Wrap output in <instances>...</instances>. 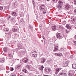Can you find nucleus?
I'll return each mask as SVG.
<instances>
[{"label": "nucleus", "mask_w": 76, "mask_h": 76, "mask_svg": "<svg viewBox=\"0 0 76 76\" xmlns=\"http://www.w3.org/2000/svg\"><path fill=\"white\" fill-rule=\"evenodd\" d=\"M60 76H66V73L64 71H61L59 74Z\"/></svg>", "instance_id": "f257e3e1"}, {"label": "nucleus", "mask_w": 76, "mask_h": 76, "mask_svg": "<svg viewBox=\"0 0 76 76\" xmlns=\"http://www.w3.org/2000/svg\"><path fill=\"white\" fill-rule=\"evenodd\" d=\"M56 37L58 39H60L62 38V35L61 33H58L56 34Z\"/></svg>", "instance_id": "f03ea898"}, {"label": "nucleus", "mask_w": 76, "mask_h": 76, "mask_svg": "<svg viewBox=\"0 0 76 76\" xmlns=\"http://www.w3.org/2000/svg\"><path fill=\"white\" fill-rule=\"evenodd\" d=\"M46 59L45 58H42L40 59V62L41 63L44 64L45 61Z\"/></svg>", "instance_id": "7ed1b4c3"}, {"label": "nucleus", "mask_w": 76, "mask_h": 76, "mask_svg": "<svg viewBox=\"0 0 76 76\" xmlns=\"http://www.w3.org/2000/svg\"><path fill=\"white\" fill-rule=\"evenodd\" d=\"M69 63V60H68L67 61L64 62L63 64L64 67H66V66H68Z\"/></svg>", "instance_id": "20e7f679"}, {"label": "nucleus", "mask_w": 76, "mask_h": 76, "mask_svg": "<svg viewBox=\"0 0 76 76\" xmlns=\"http://www.w3.org/2000/svg\"><path fill=\"white\" fill-rule=\"evenodd\" d=\"M23 63H28V59L27 58H24L23 60Z\"/></svg>", "instance_id": "39448f33"}, {"label": "nucleus", "mask_w": 76, "mask_h": 76, "mask_svg": "<svg viewBox=\"0 0 76 76\" xmlns=\"http://www.w3.org/2000/svg\"><path fill=\"white\" fill-rule=\"evenodd\" d=\"M65 8L66 9L69 10L70 8V5L68 4H66V5Z\"/></svg>", "instance_id": "423d86ee"}, {"label": "nucleus", "mask_w": 76, "mask_h": 76, "mask_svg": "<svg viewBox=\"0 0 76 76\" xmlns=\"http://www.w3.org/2000/svg\"><path fill=\"white\" fill-rule=\"evenodd\" d=\"M55 56H58V57H61L62 56V53H55Z\"/></svg>", "instance_id": "0eeeda50"}, {"label": "nucleus", "mask_w": 76, "mask_h": 76, "mask_svg": "<svg viewBox=\"0 0 76 76\" xmlns=\"http://www.w3.org/2000/svg\"><path fill=\"white\" fill-rule=\"evenodd\" d=\"M40 10L42 11H44L45 10V6L44 5H42L40 7Z\"/></svg>", "instance_id": "6e6552de"}, {"label": "nucleus", "mask_w": 76, "mask_h": 76, "mask_svg": "<svg viewBox=\"0 0 76 76\" xmlns=\"http://www.w3.org/2000/svg\"><path fill=\"white\" fill-rule=\"evenodd\" d=\"M12 15L13 16H18V13L16 12H12Z\"/></svg>", "instance_id": "1a4fd4ad"}, {"label": "nucleus", "mask_w": 76, "mask_h": 76, "mask_svg": "<svg viewBox=\"0 0 76 76\" xmlns=\"http://www.w3.org/2000/svg\"><path fill=\"white\" fill-rule=\"evenodd\" d=\"M22 67V64H19L18 65L16 66L15 68L17 69H18L20 68H21Z\"/></svg>", "instance_id": "9d476101"}, {"label": "nucleus", "mask_w": 76, "mask_h": 76, "mask_svg": "<svg viewBox=\"0 0 76 76\" xmlns=\"http://www.w3.org/2000/svg\"><path fill=\"white\" fill-rule=\"evenodd\" d=\"M58 50V47L57 46H56L54 48L53 51H54V52H55V51H57Z\"/></svg>", "instance_id": "9b49d317"}, {"label": "nucleus", "mask_w": 76, "mask_h": 76, "mask_svg": "<svg viewBox=\"0 0 76 76\" xmlns=\"http://www.w3.org/2000/svg\"><path fill=\"white\" fill-rule=\"evenodd\" d=\"M76 20V17H72L71 18V21L72 22L74 23Z\"/></svg>", "instance_id": "f8f14e48"}, {"label": "nucleus", "mask_w": 76, "mask_h": 76, "mask_svg": "<svg viewBox=\"0 0 76 76\" xmlns=\"http://www.w3.org/2000/svg\"><path fill=\"white\" fill-rule=\"evenodd\" d=\"M18 47L19 50H20V49H22V45H21L20 43H19L18 44Z\"/></svg>", "instance_id": "ddd939ff"}, {"label": "nucleus", "mask_w": 76, "mask_h": 76, "mask_svg": "<svg viewBox=\"0 0 76 76\" xmlns=\"http://www.w3.org/2000/svg\"><path fill=\"white\" fill-rule=\"evenodd\" d=\"M0 62L1 63H3L4 62H5V59L4 58H1L0 60Z\"/></svg>", "instance_id": "4468645a"}, {"label": "nucleus", "mask_w": 76, "mask_h": 76, "mask_svg": "<svg viewBox=\"0 0 76 76\" xmlns=\"http://www.w3.org/2000/svg\"><path fill=\"white\" fill-rule=\"evenodd\" d=\"M45 71L47 72V73H49V72L51 71V70H50V69H49L46 68L45 69Z\"/></svg>", "instance_id": "2eb2a0df"}, {"label": "nucleus", "mask_w": 76, "mask_h": 76, "mask_svg": "<svg viewBox=\"0 0 76 76\" xmlns=\"http://www.w3.org/2000/svg\"><path fill=\"white\" fill-rule=\"evenodd\" d=\"M57 27L56 26H54L52 27V29L53 31H56V29Z\"/></svg>", "instance_id": "dca6fc26"}, {"label": "nucleus", "mask_w": 76, "mask_h": 76, "mask_svg": "<svg viewBox=\"0 0 76 76\" xmlns=\"http://www.w3.org/2000/svg\"><path fill=\"white\" fill-rule=\"evenodd\" d=\"M72 68L74 69H76V64H72Z\"/></svg>", "instance_id": "f3484780"}, {"label": "nucleus", "mask_w": 76, "mask_h": 76, "mask_svg": "<svg viewBox=\"0 0 76 76\" xmlns=\"http://www.w3.org/2000/svg\"><path fill=\"white\" fill-rule=\"evenodd\" d=\"M66 28H67L68 29H71V28H72V26L69 25H66Z\"/></svg>", "instance_id": "a211bd4d"}, {"label": "nucleus", "mask_w": 76, "mask_h": 76, "mask_svg": "<svg viewBox=\"0 0 76 76\" xmlns=\"http://www.w3.org/2000/svg\"><path fill=\"white\" fill-rule=\"evenodd\" d=\"M61 69V68H57L55 69L57 72H59L60 70Z\"/></svg>", "instance_id": "6ab92c4d"}, {"label": "nucleus", "mask_w": 76, "mask_h": 76, "mask_svg": "<svg viewBox=\"0 0 76 76\" xmlns=\"http://www.w3.org/2000/svg\"><path fill=\"white\" fill-rule=\"evenodd\" d=\"M58 3H59V5L61 6H63V3L61 1H58Z\"/></svg>", "instance_id": "aec40b11"}, {"label": "nucleus", "mask_w": 76, "mask_h": 76, "mask_svg": "<svg viewBox=\"0 0 76 76\" xmlns=\"http://www.w3.org/2000/svg\"><path fill=\"white\" fill-rule=\"evenodd\" d=\"M4 52H7V48L6 47H5L4 48Z\"/></svg>", "instance_id": "412c9836"}, {"label": "nucleus", "mask_w": 76, "mask_h": 76, "mask_svg": "<svg viewBox=\"0 0 76 76\" xmlns=\"http://www.w3.org/2000/svg\"><path fill=\"white\" fill-rule=\"evenodd\" d=\"M20 23H24V20H23V19H22L20 20Z\"/></svg>", "instance_id": "4be33fe9"}, {"label": "nucleus", "mask_w": 76, "mask_h": 76, "mask_svg": "<svg viewBox=\"0 0 76 76\" xmlns=\"http://www.w3.org/2000/svg\"><path fill=\"white\" fill-rule=\"evenodd\" d=\"M12 30L14 32H16V31H18V29L14 28H12Z\"/></svg>", "instance_id": "5701e85b"}, {"label": "nucleus", "mask_w": 76, "mask_h": 76, "mask_svg": "<svg viewBox=\"0 0 76 76\" xmlns=\"http://www.w3.org/2000/svg\"><path fill=\"white\" fill-rule=\"evenodd\" d=\"M32 55L33 56V57H37V54H34V53H32Z\"/></svg>", "instance_id": "b1692460"}, {"label": "nucleus", "mask_w": 76, "mask_h": 76, "mask_svg": "<svg viewBox=\"0 0 76 76\" xmlns=\"http://www.w3.org/2000/svg\"><path fill=\"white\" fill-rule=\"evenodd\" d=\"M62 6V5H59L57 6V8L59 9H61V7Z\"/></svg>", "instance_id": "393cba45"}, {"label": "nucleus", "mask_w": 76, "mask_h": 76, "mask_svg": "<svg viewBox=\"0 0 76 76\" xmlns=\"http://www.w3.org/2000/svg\"><path fill=\"white\" fill-rule=\"evenodd\" d=\"M8 56L10 57V58H13V56L10 54H9Z\"/></svg>", "instance_id": "a878e982"}, {"label": "nucleus", "mask_w": 76, "mask_h": 76, "mask_svg": "<svg viewBox=\"0 0 76 76\" xmlns=\"http://www.w3.org/2000/svg\"><path fill=\"white\" fill-rule=\"evenodd\" d=\"M44 66H41L39 68L40 70H43V69H44Z\"/></svg>", "instance_id": "bb28decb"}, {"label": "nucleus", "mask_w": 76, "mask_h": 76, "mask_svg": "<svg viewBox=\"0 0 76 76\" xmlns=\"http://www.w3.org/2000/svg\"><path fill=\"white\" fill-rule=\"evenodd\" d=\"M37 53V50H34L32 51V53H33V54H34V53Z\"/></svg>", "instance_id": "cd10ccee"}, {"label": "nucleus", "mask_w": 76, "mask_h": 76, "mask_svg": "<svg viewBox=\"0 0 76 76\" xmlns=\"http://www.w3.org/2000/svg\"><path fill=\"white\" fill-rule=\"evenodd\" d=\"M69 72L70 73H71L73 75L74 74V73H75V71L74 70H70L69 71Z\"/></svg>", "instance_id": "c85d7f7f"}, {"label": "nucleus", "mask_w": 76, "mask_h": 76, "mask_svg": "<svg viewBox=\"0 0 76 76\" xmlns=\"http://www.w3.org/2000/svg\"><path fill=\"white\" fill-rule=\"evenodd\" d=\"M26 68H27V69H30V66L29 65H26Z\"/></svg>", "instance_id": "c756f323"}, {"label": "nucleus", "mask_w": 76, "mask_h": 76, "mask_svg": "<svg viewBox=\"0 0 76 76\" xmlns=\"http://www.w3.org/2000/svg\"><path fill=\"white\" fill-rule=\"evenodd\" d=\"M68 75L69 76H73V74H72L70 72H69V73L68 74Z\"/></svg>", "instance_id": "7c9ffc66"}, {"label": "nucleus", "mask_w": 76, "mask_h": 76, "mask_svg": "<svg viewBox=\"0 0 76 76\" xmlns=\"http://www.w3.org/2000/svg\"><path fill=\"white\" fill-rule=\"evenodd\" d=\"M68 75L69 76H73V74H72L70 72H69V73L68 74Z\"/></svg>", "instance_id": "2f4dec72"}, {"label": "nucleus", "mask_w": 76, "mask_h": 76, "mask_svg": "<svg viewBox=\"0 0 76 76\" xmlns=\"http://www.w3.org/2000/svg\"><path fill=\"white\" fill-rule=\"evenodd\" d=\"M55 73L56 75H57L58 72L56 70H55Z\"/></svg>", "instance_id": "473e14b6"}, {"label": "nucleus", "mask_w": 76, "mask_h": 76, "mask_svg": "<svg viewBox=\"0 0 76 76\" xmlns=\"http://www.w3.org/2000/svg\"><path fill=\"white\" fill-rule=\"evenodd\" d=\"M23 72H25V73H26V71H27L26 69H23Z\"/></svg>", "instance_id": "72a5a7b5"}, {"label": "nucleus", "mask_w": 76, "mask_h": 76, "mask_svg": "<svg viewBox=\"0 0 76 76\" xmlns=\"http://www.w3.org/2000/svg\"><path fill=\"white\" fill-rule=\"evenodd\" d=\"M14 70V69H13V68H11L10 69V71H13Z\"/></svg>", "instance_id": "f704fd0d"}, {"label": "nucleus", "mask_w": 76, "mask_h": 76, "mask_svg": "<svg viewBox=\"0 0 76 76\" xmlns=\"http://www.w3.org/2000/svg\"><path fill=\"white\" fill-rule=\"evenodd\" d=\"M14 6L15 7H18V4H15L14 5Z\"/></svg>", "instance_id": "c9c22d12"}, {"label": "nucleus", "mask_w": 76, "mask_h": 76, "mask_svg": "<svg viewBox=\"0 0 76 76\" xmlns=\"http://www.w3.org/2000/svg\"><path fill=\"white\" fill-rule=\"evenodd\" d=\"M29 28L30 29H32V27L31 26H29Z\"/></svg>", "instance_id": "e433bc0d"}, {"label": "nucleus", "mask_w": 76, "mask_h": 76, "mask_svg": "<svg viewBox=\"0 0 76 76\" xmlns=\"http://www.w3.org/2000/svg\"><path fill=\"white\" fill-rule=\"evenodd\" d=\"M59 28H60V29H63V27L61 26H59Z\"/></svg>", "instance_id": "4c0bfd02"}, {"label": "nucleus", "mask_w": 76, "mask_h": 76, "mask_svg": "<svg viewBox=\"0 0 76 76\" xmlns=\"http://www.w3.org/2000/svg\"><path fill=\"white\" fill-rule=\"evenodd\" d=\"M72 44L73 45H76V41L73 42Z\"/></svg>", "instance_id": "58836bf2"}, {"label": "nucleus", "mask_w": 76, "mask_h": 76, "mask_svg": "<svg viewBox=\"0 0 76 76\" xmlns=\"http://www.w3.org/2000/svg\"><path fill=\"white\" fill-rule=\"evenodd\" d=\"M4 31H6V32H7L8 31V30L7 29L5 28L4 29Z\"/></svg>", "instance_id": "ea45409f"}, {"label": "nucleus", "mask_w": 76, "mask_h": 76, "mask_svg": "<svg viewBox=\"0 0 76 76\" xmlns=\"http://www.w3.org/2000/svg\"><path fill=\"white\" fill-rule=\"evenodd\" d=\"M11 76H16V75L15 74H11Z\"/></svg>", "instance_id": "a19ab883"}, {"label": "nucleus", "mask_w": 76, "mask_h": 76, "mask_svg": "<svg viewBox=\"0 0 76 76\" xmlns=\"http://www.w3.org/2000/svg\"><path fill=\"white\" fill-rule=\"evenodd\" d=\"M20 54H23V52L22 51H20L19 52Z\"/></svg>", "instance_id": "79ce46f5"}, {"label": "nucleus", "mask_w": 76, "mask_h": 76, "mask_svg": "<svg viewBox=\"0 0 76 76\" xmlns=\"http://www.w3.org/2000/svg\"><path fill=\"white\" fill-rule=\"evenodd\" d=\"M3 9V7L0 6V10H2Z\"/></svg>", "instance_id": "37998d69"}, {"label": "nucleus", "mask_w": 76, "mask_h": 76, "mask_svg": "<svg viewBox=\"0 0 76 76\" xmlns=\"http://www.w3.org/2000/svg\"><path fill=\"white\" fill-rule=\"evenodd\" d=\"M46 12H47V11L45 10L44 11H43V13L44 14H45V13H46Z\"/></svg>", "instance_id": "c03bdc74"}, {"label": "nucleus", "mask_w": 76, "mask_h": 76, "mask_svg": "<svg viewBox=\"0 0 76 76\" xmlns=\"http://www.w3.org/2000/svg\"><path fill=\"white\" fill-rule=\"evenodd\" d=\"M42 38L44 39H45V37H44V35H42Z\"/></svg>", "instance_id": "a18cd8bd"}, {"label": "nucleus", "mask_w": 76, "mask_h": 76, "mask_svg": "<svg viewBox=\"0 0 76 76\" xmlns=\"http://www.w3.org/2000/svg\"><path fill=\"white\" fill-rule=\"evenodd\" d=\"M1 69L4 68V66H3V65L1 66Z\"/></svg>", "instance_id": "49530a36"}, {"label": "nucleus", "mask_w": 76, "mask_h": 76, "mask_svg": "<svg viewBox=\"0 0 76 76\" xmlns=\"http://www.w3.org/2000/svg\"><path fill=\"white\" fill-rule=\"evenodd\" d=\"M74 39H75L76 40V35L75 36Z\"/></svg>", "instance_id": "de8ad7c7"}, {"label": "nucleus", "mask_w": 76, "mask_h": 76, "mask_svg": "<svg viewBox=\"0 0 76 76\" xmlns=\"http://www.w3.org/2000/svg\"><path fill=\"white\" fill-rule=\"evenodd\" d=\"M74 3L76 4V0H75L74 1Z\"/></svg>", "instance_id": "09e8293b"}, {"label": "nucleus", "mask_w": 76, "mask_h": 76, "mask_svg": "<svg viewBox=\"0 0 76 76\" xmlns=\"http://www.w3.org/2000/svg\"><path fill=\"white\" fill-rule=\"evenodd\" d=\"M44 44H46V43H45V40H44Z\"/></svg>", "instance_id": "8fccbe9b"}, {"label": "nucleus", "mask_w": 76, "mask_h": 76, "mask_svg": "<svg viewBox=\"0 0 76 76\" xmlns=\"http://www.w3.org/2000/svg\"><path fill=\"white\" fill-rule=\"evenodd\" d=\"M69 32V31H67L66 30V33H68Z\"/></svg>", "instance_id": "3c124183"}, {"label": "nucleus", "mask_w": 76, "mask_h": 76, "mask_svg": "<svg viewBox=\"0 0 76 76\" xmlns=\"http://www.w3.org/2000/svg\"><path fill=\"white\" fill-rule=\"evenodd\" d=\"M8 17L9 18H12V17H11V16H9Z\"/></svg>", "instance_id": "603ef678"}, {"label": "nucleus", "mask_w": 76, "mask_h": 76, "mask_svg": "<svg viewBox=\"0 0 76 76\" xmlns=\"http://www.w3.org/2000/svg\"><path fill=\"white\" fill-rule=\"evenodd\" d=\"M44 76H49V75H45Z\"/></svg>", "instance_id": "864d4df0"}, {"label": "nucleus", "mask_w": 76, "mask_h": 76, "mask_svg": "<svg viewBox=\"0 0 76 76\" xmlns=\"http://www.w3.org/2000/svg\"><path fill=\"white\" fill-rule=\"evenodd\" d=\"M54 2H56V0H52Z\"/></svg>", "instance_id": "5fc2aeb1"}, {"label": "nucleus", "mask_w": 76, "mask_h": 76, "mask_svg": "<svg viewBox=\"0 0 76 76\" xmlns=\"http://www.w3.org/2000/svg\"><path fill=\"white\" fill-rule=\"evenodd\" d=\"M75 54H76V51L74 52Z\"/></svg>", "instance_id": "6e6d98bb"}, {"label": "nucleus", "mask_w": 76, "mask_h": 76, "mask_svg": "<svg viewBox=\"0 0 76 76\" xmlns=\"http://www.w3.org/2000/svg\"><path fill=\"white\" fill-rule=\"evenodd\" d=\"M20 16H21V17L22 16V14H20Z\"/></svg>", "instance_id": "4d7b16f0"}, {"label": "nucleus", "mask_w": 76, "mask_h": 76, "mask_svg": "<svg viewBox=\"0 0 76 76\" xmlns=\"http://www.w3.org/2000/svg\"><path fill=\"white\" fill-rule=\"evenodd\" d=\"M33 3H34V0H33Z\"/></svg>", "instance_id": "13d9d810"}, {"label": "nucleus", "mask_w": 76, "mask_h": 76, "mask_svg": "<svg viewBox=\"0 0 76 76\" xmlns=\"http://www.w3.org/2000/svg\"><path fill=\"white\" fill-rule=\"evenodd\" d=\"M34 7H35V4L34 5Z\"/></svg>", "instance_id": "bf43d9fd"}, {"label": "nucleus", "mask_w": 76, "mask_h": 76, "mask_svg": "<svg viewBox=\"0 0 76 76\" xmlns=\"http://www.w3.org/2000/svg\"><path fill=\"white\" fill-rule=\"evenodd\" d=\"M40 27H41L42 26L41 25H40Z\"/></svg>", "instance_id": "052dcab7"}, {"label": "nucleus", "mask_w": 76, "mask_h": 76, "mask_svg": "<svg viewBox=\"0 0 76 76\" xmlns=\"http://www.w3.org/2000/svg\"><path fill=\"white\" fill-rule=\"evenodd\" d=\"M33 3L34 5H35V4H34V2H33Z\"/></svg>", "instance_id": "680f3d73"}, {"label": "nucleus", "mask_w": 76, "mask_h": 76, "mask_svg": "<svg viewBox=\"0 0 76 76\" xmlns=\"http://www.w3.org/2000/svg\"><path fill=\"white\" fill-rule=\"evenodd\" d=\"M15 3H18V2L17 1H16V2H15Z\"/></svg>", "instance_id": "e2e57ef3"}, {"label": "nucleus", "mask_w": 76, "mask_h": 76, "mask_svg": "<svg viewBox=\"0 0 76 76\" xmlns=\"http://www.w3.org/2000/svg\"><path fill=\"white\" fill-rule=\"evenodd\" d=\"M49 0H47V1H49Z\"/></svg>", "instance_id": "0e129e2a"}, {"label": "nucleus", "mask_w": 76, "mask_h": 76, "mask_svg": "<svg viewBox=\"0 0 76 76\" xmlns=\"http://www.w3.org/2000/svg\"><path fill=\"white\" fill-rule=\"evenodd\" d=\"M20 76H23V75H20Z\"/></svg>", "instance_id": "69168bd1"}, {"label": "nucleus", "mask_w": 76, "mask_h": 76, "mask_svg": "<svg viewBox=\"0 0 76 76\" xmlns=\"http://www.w3.org/2000/svg\"><path fill=\"white\" fill-rule=\"evenodd\" d=\"M65 60H66V59H65Z\"/></svg>", "instance_id": "338daca9"}]
</instances>
